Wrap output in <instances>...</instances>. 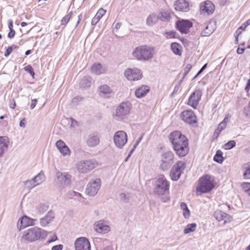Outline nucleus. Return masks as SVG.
<instances>
[{
	"label": "nucleus",
	"mask_w": 250,
	"mask_h": 250,
	"mask_svg": "<svg viewBox=\"0 0 250 250\" xmlns=\"http://www.w3.org/2000/svg\"><path fill=\"white\" fill-rule=\"evenodd\" d=\"M101 186V181L100 179H91L87 186L86 191L88 195L94 196L100 189Z\"/></svg>",
	"instance_id": "nucleus-11"
},
{
	"label": "nucleus",
	"mask_w": 250,
	"mask_h": 250,
	"mask_svg": "<svg viewBox=\"0 0 250 250\" xmlns=\"http://www.w3.org/2000/svg\"><path fill=\"white\" fill-rule=\"evenodd\" d=\"M91 83V78L90 76H84L81 80L80 85L83 88L89 87Z\"/></svg>",
	"instance_id": "nucleus-36"
},
{
	"label": "nucleus",
	"mask_w": 250,
	"mask_h": 250,
	"mask_svg": "<svg viewBox=\"0 0 250 250\" xmlns=\"http://www.w3.org/2000/svg\"><path fill=\"white\" fill-rule=\"evenodd\" d=\"M214 217L219 222L223 221V225L230 222L232 219L231 216L220 210L214 212Z\"/></svg>",
	"instance_id": "nucleus-19"
},
{
	"label": "nucleus",
	"mask_w": 250,
	"mask_h": 250,
	"mask_svg": "<svg viewBox=\"0 0 250 250\" xmlns=\"http://www.w3.org/2000/svg\"><path fill=\"white\" fill-rule=\"evenodd\" d=\"M63 246L62 245H58L53 246L51 250H62Z\"/></svg>",
	"instance_id": "nucleus-60"
},
{
	"label": "nucleus",
	"mask_w": 250,
	"mask_h": 250,
	"mask_svg": "<svg viewBox=\"0 0 250 250\" xmlns=\"http://www.w3.org/2000/svg\"><path fill=\"white\" fill-rule=\"evenodd\" d=\"M70 120H71V124H70L71 128H74L75 126L78 125V122L76 120H75L72 118H71Z\"/></svg>",
	"instance_id": "nucleus-54"
},
{
	"label": "nucleus",
	"mask_w": 250,
	"mask_h": 250,
	"mask_svg": "<svg viewBox=\"0 0 250 250\" xmlns=\"http://www.w3.org/2000/svg\"><path fill=\"white\" fill-rule=\"evenodd\" d=\"M47 235V232L40 228L34 227L25 231L22 238L29 242L36 241L39 239H45Z\"/></svg>",
	"instance_id": "nucleus-3"
},
{
	"label": "nucleus",
	"mask_w": 250,
	"mask_h": 250,
	"mask_svg": "<svg viewBox=\"0 0 250 250\" xmlns=\"http://www.w3.org/2000/svg\"><path fill=\"white\" fill-rule=\"evenodd\" d=\"M215 9V6L210 0H206L200 5V11L202 14H211Z\"/></svg>",
	"instance_id": "nucleus-21"
},
{
	"label": "nucleus",
	"mask_w": 250,
	"mask_h": 250,
	"mask_svg": "<svg viewBox=\"0 0 250 250\" xmlns=\"http://www.w3.org/2000/svg\"><path fill=\"white\" fill-rule=\"evenodd\" d=\"M161 164L160 167L163 170H167L174 163V155L171 151H167L162 154Z\"/></svg>",
	"instance_id": "nucleus-8"
},
{
	"label": "nucleus",
	"mask_w": 250,
	"mask_h": 250,
	"mask_svg": "<svg viewBox=\"0 0 250 250\" xmlns=\"http://www.w3.org/2000/svg\"><path fill=\"white\" fill-rule=\"evenodd\" d=\"M250 24V19L248 20L245 22L241 26H240V29H243L244 30L248 25Z\"/></svg>",
	"instance_id": "nucleus-53"
},
{
	"label": "nucleus",
	"mask_w": 250,
	"mask_h": 250,
	"mask_svg": "<svg viewBox=\"0 0 250 250\" xmlns=\"http://www.w3.org/2000/svg\"><path fill=\"white\" fill-rule=\"evenodd\" d=\"M143 136H141L139 137L137 140L136 141L135 144L134 145L133 148L131 149L130 151L129 154H128V157H130L133 152L134 151V150L136 149L137 146L138 145V144L141 142Z\"/></svg>",
	"instance_id": "nucleus-47"
},
{
	"label": "nucleus",
	"mask_w": 250,
	"mask_h": 250,
	"mask_svg": "<svg viewBox=\"0 0 250 250\" xmlns=\"http://www.w3.org/2000/svg\"><path fill=\"white\" fill-rule=\"evenodd\" d=\"M16 104L14 99L11 100L10 101L9 107L12 109L15 108Z\"/></svg>",
	"instance_id": "nucleus-59"
},
{
	"label": "nucleus",
	"mask_w": 250,
	"mask_h": 250,
	"mask_svg": "<svg viewBox=\"0 0 250 250\" xmlns=\"http://www.w3.org/2000/svg\"><path fill=\"white\" fill-rule=\"evenodd\" d=\"M226 126V125L225 124V122H221L217 128V129H216L214 134H216L217 137L219 135L221 131L223 130Z\"/></svg>",
	"instance_id": "nucleus-45"
},
{
	"label": "nucleus",
	"mask_w": 250,
	"mask_h": 250,
	"mask_svg": "<svg viewBox=\"0 0 250 250\" xmlns=\"http://www.w3.org/2000/svg\"><path fill=\"white\" fill-rule=\"evenodd\" d=\"M74 245L75 250H91L90 242L85 237H81L77 238Z\"/></svg>",
	"instance_id": "nucleus-15"
},
{
	"label": "nucleus",
	"mask_w": 250,
	"mask_h": 250,
	"mask_svg": "<svg viewBox=\"0 0 250 250\" xmlns=\"http://www.w3.org/2000/svg\"><path fill=\"white\" fill-rule=\"evenodd\" d=\"M56 146L62 156L70 155V150L63 141L60 140L57 141Z\"/></svg>",
	"instance_id": "nucleus-24"
},
{
	"label": "nucleus",
	"mask_w": 250,
	"mask_h": 250,
	"mask_svg": "<svg viewBox=\"0 0 250 250\" xmlns=\"http://www.w3.org/2000/svg\"><path fill=\"white\" fill-rule=\"evenodd\" d=\"M101 95H108L113 93L112 89L107 84H103L99 87Z\"/></svg>",
	"instance_id": "nucleus-35"
},
{
	"label": "nucleus",
	"mask_w": 250,
	"mask_h": 250,
	"mask_svg": "<svg viewBox=\"0 0 250 250\" xmlns=\"http://www.w3.org/2000/svg\"><path fill=\"white\" fill-rule=\"evenodd\" d=\"M24 69L25 71H28L32 76L34 75V72L33 70V68L30 65H28L25 67Z\"/></svg>",
	"instance_id": "nucleus-52"
},
{
	"label": "nucleus",
	"mask_w": 250,
	"mask_h": 250,
	"mask_svg": "<svg viewBox=\"0 0 250 250\" xmlns=\"http://www.w3.org/2000/svg\"><path fill=\"white\" fill-rule=\"evenodd\" d=\"M180 116L181 119L187 124L191 125L197 122L196 116L191 110L183 111Z\"/></svg>",
	"instance_id": "nucleus-16"
},
{
	"label": "nucleus",
	"mask_w": 250,
	"mask_h": 250,
	"mask_svg": "<svg viewBox=\"0 0 250 250\" xmlns=\"http://www.w3.org/2000/svg\"><path fill=\"white\" fill-rule=\"evenodd\" d=\"M215 30L214 24L210 22L205 27V28L201 32V36L202 37H208Z\"/></svg>",
	"instance_id": "nucleus-31"
},
{
	"label": "nucleus",
	"mask_w": 250,
	"mask_h": 250,
	"mask_svg": "<svg viewBox=\"0 0 250 250\" xmlns=\"http://www.w3.org/2000/svg\"><path fill=\"white\" fill-rule=\"evenodd\" d=\"M83 100V98L80 96H77L72 100V103L73 104H78L79 103L81 102Z\"/></svg>",
	"instance_id": "nucleus-50"
},
{
	"label": "nucleus",
	"mask_w": 250,
	"mask_h": 250,
	"mask_svg": "<svg viewBox=\"0 0 250 250\" xmlns=\"http://www.w3.org/2000/svg\"><path fill=\"white\" fill-rule=\"evenodd\" d=\"M72 15V12H70L67 15L64 17L61 21L62 25H65L70 20Z\"/></svg>",
	"instance_id": "nucleus-46"
},
{
	"label": "nucleus",
	"mask_w": 250,
	"mask_h": 250,
	"mask_svg": "<svg viewBox=\"0 0 250 250\" xmlns=\"http://www.w3.org/2000/svg\"><path fill=\"white\" fill-rule=\"evenodd\" d=\"M176 10L188 12L190 9V4L186 0H177L174 3Z\"/></svg>",
	"instance_id": "nucleus-23"
},
{
	"label": "nucleus",
	"mask_w": 250,
	"mask_h": 250,
	"mask_svg": "<svg viewBox=\"0 0 250 250\" xmlns=\"http://www.w3.org/2000/svg\"><path fill=\"white\" fill-rule=\"evenodd\" d=\"M243 177L245 179H250V162L243 165Z\"/></svg>",
	"instance_id": "nucleus-34"
},
{
	"label": "nucleus",
	"mask_w": 250,
	"mask_h": 250,
	"mask_svg": "<svg viewBox=\"0 0 250 250\" xmlns=\"http://www.w3.org/2000/svg\"><path fill=\"white\" fill-rule=\"evenodd\" d=\"M12 50H13L12 46L8 47L4 53V56L5 57L8 56L11 53Z\"/></svg>",
	"instance_id": "nucleus-56"
},
{
	"label": "nucleus",
	"mask_w": 250,
	"mask_h": 250,
	"mask_svg": "<svg viewBox=\"0 0 250 250\" xmlns=\"http://www.w3.org/2000/svg\"><path fill=\"white\" fill-rule=\"evenodd\" d=\"M157 15L158 20L163 21H168L170 18L169 14L167 12H161L159 13Z\"/></svg>",
	"instance_id": "nucleus-41"
},
{
	"label": "nucleus",
	"mask_w": 250,
	"mask_h": 250,
	"mask_svg": "<svg viewBox=\"0 0 250 250\" xmlns=\"http://www.w3.org/2000/svg\"><path fill=\"white\" fill-rule=\"evenodd\" d=\"M70 198H75L76 200H78L79 201H81V198H83L80 193L79 192L72 191L69 193Z\"/></svg>",
	"instance_id": "nucleus-44"
},
{
	"label": "nucleus",
	"mask_w": 250,
	"mask_h": 250,
	"mask_svg": "<svg viewBox=\"0 0 250 250\" xmlns=\"http://www.w3.org/2000/svg\"><path fill=\"white\" fill-rule=\"evenodd\" d=\"M20 126L21 127L25 128V119L23 118L20 123Z\"/></svg>",
	"instance_id": "nucleus-64"
},
{
	"label": "nucleus",
	"mask_w": 250,
	"mask_h": 250,
	"mask_svg": "<svg viewBox=\"0 0 250 250\" xmlns=\"http://www.w3.org/2000/svg\"><path fill=\"white\" fill-rule=\"evenodd\" d=\"M37 103V100L36 99L32 100L31 103L30 104V108L31 109H33L35 107Z\"/></svg>",
	"instance_id": "nucleus-61"
},
{
	"label": "nucleus",
	"mask_w": 250,
	"mask_h": 250,
	"mask_svg": "<svg viewBox=\"0 0 250 250\" xmlns=\"http://www.w3.org/2000/svg\"><path fill=\"white\" fill-rule=\"evenodd\" d=\"M54 218V213L51 211H48L45 216L40 219V224L41 226L42 227L46 226L53 220Z\"/></svg>",
	"instance_id": "nucleus-27"
},
{
	"label": "nucleus",
	"mask_w": 250,
	"mask_h": 250,
	"mask_svg": "<svg viewBox=\"0 0 250 250\" xmlns=\"http://www.w3.org/2000/svg\"><path fill=\"white\" fill-rule=\"evenodd\" d=\"M35 219L29 218L27 216H23L20 219L17 223V227L20 229H24L29 226H33L35 225Z\"/></svg>",
	"instance_id": "nucleus-20"
},
{
	"label": "nucleus",
	"mask_w": 250,
	"mask_h": 250,
	"mask_svg": "<svg viewBox=\"0 0 250 250\" xmlns=\"http://www.w3.org/2000/svg\"><path fill=\"white\" fill-rule=\"evenodd\" d=\"M125 77L129 81H137L141 79L142 74L137 68H128L124 73Z\"/></svg>",
	"instance_id": "nucleus-14"
},
{
	"label": "nucleus",
	"mask_w": 250,
	"mask_h": 250,
	"mask_svg": "<svg viewBox=\"0 0 250 250\" xmlns=\"http://www.w3.org/2000/svg\"><path fill=\"white\" fill-rule=\"evenodd\" d=\"M185 168V163L182 161H178L171 169L170 176L171 179L173 181H177L180 178L182 171Z\"/></svg>",
	"instance_id": "nucleus-12"
},
{
	"label": "nucleus",
	"mask_w": 250,
	"mask_h": 250,
	"mask_svg": "<svg viewBox=\"0 0 250 250\" xmlns=\"http://www.w3.org/2000/svg\"><path fill=\"white\" fill-rule=\"evenodd\" d=\"M97 250H113V248L111 246H110L108 245H107L104 246L101 249H98Z\"/></svg>",
	"instance_id": "nucleus-63"
},
{
	"label": "nucleus",
	"mask_w": 250,
	"mask_h": 250,
	"mask_svg": "<svg viewBox=\"0 0 250 250\" xmlns=\"http://www.w3.org/2000/svg\"><path fill=\"white\" fill-rule=\"evenodd\" d=\"M15 31L13 29H11V30H10V32L8 34V37L10 39H12L15 36Z\"/></svg>",
	"instance_id": "nucleus-58"
},
{
	"label": "nucleus",
	"mask_w": 250,
	"mask_h": 250,
	"mask_svg": "<svg viewBox=\"0 0 250 250\" xmlns=\"http://www.w3.org/2000/svg\"><path fill=\"white\" fill-rule=\"evenodd\" d=\"M154 54V48L147 45L138 46L132 52L133 56L137 60L144 61L152 59Z\"/></svg>",
	"instance_id": "nucleus-2"
},
{
	"label": "nucleus",
	"mask_w": 250,
	"mask_h": 250,
	"mask_svg": "<svg viewBox=\"0 0 250 250\" xmlns=\"http://www.w3.org/2000/svg\"><path fill=\"white\" fill-rule=\"evenodd\" d=\"M158 21V15L155 13L149 15L146 19V23L149 26H152L156 24Z\"/></svg>",
	"instance_id": "nucleus-33"
},
{
	"label": "nucleus",
	"mask_w": 250,
	"mask_h": 250,
	"mask_svg": "<svg viewBox=\"0 0 250 250\" xmlns=\"http://www.w3.org/2000/svg\"><path fill=\"white\" fill-rule=\"evenodd\" d=\"M57 236L54 235L52 236V237L50 239H49L47 241V243H48V244L51 243L56 241L57 240Z\"/></svg>",
	"instance_id": "nucleus-62"
},
{
	"label": "nucleus",
	"mask_w": 250,
	"mask_h": 250,
	"mask_svg": "<svg viewBox=\"0 0 250 250\" xmlns=\"http://www.w3.org/2000/svg\"><path fill=\"white\" fill-rule=\"evenodd\" d=\"M100 143V136L97 132L90 134L87 138L86 144L89 147H95Z\"/></svg>",
	"instance_id": "nucleus-22"
},
{
	"label": "nucleus",
	"mask_w": 250,
	"mask_h": 250,
	"mask_svg": "<svg viewBox=\"0 0 250 250\" xmlns=\"http://www.w3.org/2000/svg\"><path fill=\"white\" fill-rule=\"evenodd\" d=\"M48 209V206L45 204H41L37 208V212L39 214H42Z\"/></svg>",
	"instance_id": "nucleus-40"
},
{
	"label": "nucleus",
	"mask_w": 250,
	"mask_h": 250,
	"mask_svg": "<svg viewBox=\"0 0 250 250\" xmlns=\"http://www.w3.org/2000/svg\"><path fill=\"white\" fill-rule=\"evenodd\" d=\"M198 182L196 190L201 193L208 192L214 187L213 177L208 175L202 176Z\"/></svg>",
	"instance_id": "nucleus-4"
},
{
	"label": "nucleus",
	"mask_w": 250,
	"mask_h": 250,
	"mask_svg": "<svg viewBox=\"0 0 250 250\" xmlns=\"http://www.w3.org/2000/svg\"><path fill=\"white\" fill-rule=\"evenodd\" d=\"M222 152L218 150L217 151L216 154L214 157V161L218 163H222L223 161V158L222 157Z\"/></svg>",
	"instance_id": "nucleus-42"
},
{
	"label": "nucleus",
	"mask_w": 250,
	"mask_h": 250,
	"mask_svg": "<svg viewBox=\"0 0 250 250\" xmlns=\"http://www.w3.org/2000/svg\"><path fill=\"white\" fill-rule=\"evenodd\" d=\"M45 180L44 173L42 171H41L32 179L25 181L24 184L27 188L32 189L34 187L41 184Z\"/></svg>",
	"instance_id": "nucleus-9"
},
{
	"label": "nucleus",
	"mask_w": 250,
	"mask_h": 250,
	"mask_svg": "<svg viewBox=\"0 0 250 250\" xmlns=\"http://www.w3.org/2000/svg\"><path fill=\"white\" fill-rule=\"evenodd\" d=\"M176 26L181 33L187 34L192 26V23L189 20L183 19L176 22Z\"/></svg>",
	"instance_id": "nucleus-18"
},
{
	"label": "nucleus",
	"mask_w": 250,
	"mask_h": 250,
	"mask_svg": "<svg viewBox=\"0 0 250 250\" xmlns=\"http://www.w3.org/2000/svg\"><path fill=\"white\" fill-rule=\"evenodd\" d=\"M9 144L8 138L6 136L0 137V158L7 150Z\"/></svg>",
	"instance_id": "nucleus-26"
},
{
	"label": "nucleus",
	"mask_w": 250,
	"mask_h": 250,
	"mask_svg": "<svg viewBox=\"0 0 250 250\" xmlns=\"http://www.w3.org/2000/svg\"><path fill=\"white\" fill-rule=\"evenodd\" d=\"M197 225L195 223L188 224L184 230L185 234H188L194 232L196 229Z\"/></svg>",
	"instance_id": "nucleus-38"
},
{
	"label": "nucleus",
	"mask_w": 250,
	"mask_h": 250,
	"mask_svg": "<svg viewBox=\"0 0 250 250\" xmlns=\"http://www.w3.org/2000/svg\"><path fill=\"white\" fill-rule=\"evenodd\" d=\"M180 207L183 210V214L185 218H188L190 216V211L188 209L187 204L182 202L181 203Z\"/></svg>",
	"instance_id": "nucleus-39"
},
{
	"label": "nucleus",
	"mask_w": 250,
	"mask_h": 250,
	"mask_svg": "<svg viewBox=\"0 0 250 250\" xmlns=\"http://www.w3.org/2000/svg\"><path fill=\"white\" fill-rule=\"evenodd\" d=\"M113 141L116 147L122 148L127 141L126 133L122 130L116 132L113 136Z\"/></svg>",
	"instance_id": "nucleus-10"
},
{
	"label": "nucleus",
	"mask_w": 250,
	"mask_h": 250,
	"mask_svg": "<svg viewBox=\"0 0 250 250\" xmlns=\"http://www.w3.org/2000/svg\"><path fill=\"white\" fill-rule=\"evenodd\" d=\"M170 47L173 52L177 55L181 56L182 55V51L181 49V45L176 42H173L170 45Z\"/></svg>",
	"instance_id": "nucleus-37"
},
{
	"label": "nucleus",
	"mask_w": 250,
	"mask_h": 250,
	"mask_svg": "<svg viewBox=\"0 0 250 250\" xmlns=\"http://www.w3.org/2000/svg\"><path fill=\"white\" fill-rule=\"evenodd\" d=\"M202 96V90H196L191 94L187 104L194 109H196L201 101Z\"/></svg>",
	"instance_id": "nucleus-13"
},
{
	"label": "nucleus",
	"mask_w": 250,
	"mask_h": 250,
	"mask_svg": "<svg viewBox=\"0 0 250 250\" xmlns=\"http://www.w3.org/2000/svg\"><path fill=\"white\" fill-rule=\"evenodd\" d=\"M149 88L146 85H142L135 91V96L138 98L144 97L149 92Z\"/></svg>",
	"instance_id": "nucleus-30"
},
{
	"label": "nucleus",
	"mask_w": 250,
	"mask_h": 250,
	"mask_svg": "<svg viewBox=\"0 0 250 250\" xmlns=\"http://www.w3.org/2000/svg\"><path fill=\"white\" fill-rule=\"evenodd\" d=\"M132 104L128 102L121 103L115 109V116L118 120H123L130 114Z\"/></svg>",
	"instance_id": "nucleus-6"
},
{
	"label": "nucleus",
	"mask_w": 250,
	"mask_h": 250,
	"mask_svg": "<svg viewBox=\"0 0 250 250\" xmlns=\"http://www.w3.org/2000/svg\"><path fill=\"white\" fill-rule=\"evenodd\" d=\"M208 63L205 64L202 68L200 69V70L198 71L197 74L194 76L193 79L196 78L199 74H200L207 67Z\"/></svg>",
	"instance_id": "nucleus-55"
},
{
	"label": "nucleus",
	"mask_w": 250,
	"mask_h": 250,
	"mask_svg": "<svg viewBox=\"0 0 250 250\" xmlns=\"http://www.w3.org/2000/svg\"><path fill=\"white\" fill-rule=\"evenodd\" d=\"M105 70V67H103L100 63H95L91 67L92 73L97 75L104 73Z\"/></svg>",
	"instance_id": "nucleus-29"
},
{
	"label": "nucleus",
	"mask_w": 250,
	"mask_h": 250,
	"mask_svg": "<svg viewBox=\"0 0 250 250\" xmlns=\"http://www.w3.org/2000/svg\"><path fill=\"white\" fill-rule=\"evenodd\" d=\"M173 148L179 157L185 156L189 151L188 140L179 131L171 132L169 136Z\"/></svg>",
	"instance_id": "nucleus-1"
},
{
	"label": "nucleus",
	"mask_w": 250,
	"mask_h": 250,
	"mask_svg": "<svg viewBox=\"0 0 250 250\" xmlns=\"http://www.w3.org/2000/svg\"><path fill=\"white\" fill-rule=\"evenodd\" d=\"M94 243L96 246L97 249H100L104 246L109 245L110 242L109 240L99 237H95L93 239Z\"/></svg>",
	"instance_id": "nucleus-28"
},
{
	"label": "nucleus",
	"mask_w": 250,
	"mask_h": 250,
	"mask_svg": "<svg viewBox=\"0 0 250 250\" xmlns=\"http://www.w3.org/2000/svg\"><path fill=\"white\" fill-rule=\"evenodd\" d=\"M236 145L235 142L233 140H231L228 143H226L223 147L226 150H229L233 147H235Z\"/></svg>",
	"instance_id": "nucleus-43"
},
{
	"label": "nucleus",
	"mask_w": 250,
	"mask_h": 250,
	"mask_svg": "<svg viewBox=\"0 0 250 250\" xmlns=\"http://www.w3.org/2000/svg\"><path fill=\"white\" fill-rule=\"evenodd\" d=\"M94 229L97 233L102 234L107 233L110 230L107 223L103 220L98 221L94 223Z\"/></svg>",
	"instance_id": "nucleus-17"
},
{
	"label": "nucleus",
	"mask_w": 250,
	"mask_h": 250,
	"mask_svg": "<svg viewBox=\"0 0 250 250\" xmlns=\"http://www.w3.org/2000/svg\"><path fill=\"white\" fill-rule=\"evenodd\" d=\"M242 187L245 191L250 195V183H244L242 184Z\"/></svg>",
	"instance_id": "nucleus-48"
},
{
	"label": "nucleus",
	"mask_w": 250,
	"mask_h": 250,
	"mask_svg": "<svg viewBox=\"0 0 250 250\" xmlns=\"http://www.w3.org/2000/svg\"><path fill=\"white\" fill-rule=\"evenodd\" d=\"M98 166V162L94 159L83 160L77 162L76 168L81 173H87Z\"/></svg>",
	"instance_id": "nucleus-5"
},
{
	"label": "nucleus",
	"mask_w": 250,
	"mask_h": 250,
	"mask_svg": "<svg viewBox=\"0 0 250 250\" xmlns=\"http://www.w3.org/2000/svg\"><path fill=\"white\" fill-rule=\"evenodd\" d=\"M120 198L124 202H127L128 200V197L125 193H121Z\"/></svg>",
	"instance_id": "nucleus-51"
},
{
	"label": "nucleus",
	"mask_w": 250,
	"mask_h": 250,
	"mask_svg": "<svg viewBox=\"0 0 250 250\" xmlns=\"http://www.w3.org/2000/svg\"><path fill=\"white\" fill-rule=\"evenodd\" d=\"M57 178L59 181L64 186H68L71 183L72 176L68 173H59Z\"/></svg>",
	"instance_id": "nucleus-25"
},
{
	"label": "nucleus",
	"mask_w": 250,
	"mask_h": 250,
	"mask_svg": "<svg viewBox=\"0 0 250 250\" xmlns=\"http://www.w3.org/2000/svg\"><path fill=\"white\" fill-rule=\"evenodd\" d=\"M176 34V32H173V31L167 32L166 33L167 37L169 38H173L175 37Z\"/></svg>",
	"instance_id": "nucleus-57"
},
{
	"label": "nucleus",
	"mask_w": 250,
	"mask_h": 250,
	"mask_svg": "<svg viewBox=\"0 0 250 250\" xmlns=\"http://www.w3.org/2000/svg\"><path fill=\"white\" fill-rule=\"evenodd\" d=\"M169 184L164 176L159 177L155 181L154 192L156 194L163 195L169 190Z\"/></svg>",
	"instance_id": "nucleus-7"
},
{
	"label": "nucleus",
	"mask_w": 250,
	"mask_h": 250,
	"mask_svg": "<svg viewBox=\"0 0 250 250\" xmlns=\"http://www.w3.org/2000/svg\"><path fill=\"white\" fill-rule=\"evenodd\" d=\"M106 10L101 8L100 9L94 17L92 19L91 24L93 25H96L101 18L105 14Z\"/></svg>",
	"instance_id": "nucleus-32"
},
{
	"label": "nucleus",
	"mask_w": 250,
	"mask_h": 250,
	"mask_svg": "<svg viewBox=\"0 0 250 250\" xmlns=\"http://www.w3.org/2000/svg\"><path fill=\"white\" fill-rule=\"evenodd\" d=\"M192 68V65L190 63H188L186 65V67L184 69V73L183 74V79H184L185 77L188 74L190 70Z\"/></svg>",
	"instance_id": "nucleus-49"
}]
</instances>
